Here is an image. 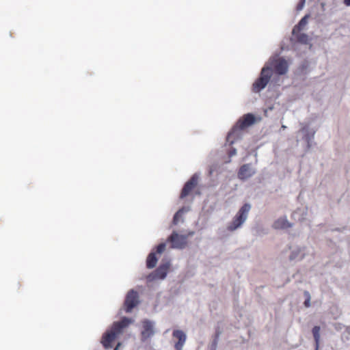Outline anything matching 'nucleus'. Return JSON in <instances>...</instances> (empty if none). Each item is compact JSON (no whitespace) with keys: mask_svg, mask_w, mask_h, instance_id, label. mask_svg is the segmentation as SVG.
Wrapping results in <instances>:
<instances>
[{"mask_svg":"<svg viewBox=\"0 0 350 350\" xmlns=\"http://www.w3.org/2000/svg\"><path fill=\"white\" fill-rule=\"evenodd\" d=\"M256 122L257 118L255 114L253 113H247L239 118L232 126L226 137V143L230 146L228 152L229 157H232L237 154V149L232 146L236 142L242 139V132L250 126L255 124Z\"/></svg>","mask_w":350,"mask_h":350,"instance_id":"obj_1","label":"nucleus"},{"mask_svg":"<svg viewBox=\"0 0 350 350\" xmlns=\"http://www.w3.org/2000/svg\"><path fill=\"white\" fill-rule=\"evenodd\" d=\"M273 63H266L261 69L258 77L252 84V91L255 93H260L269 83L273 75Z\"/></svg>","mask_w":350,"mask_h":350,"instance_id":"obj_2","label":"nucleus"},{"mask_svg":"<svg viewBox=\"0 0 350 350\" xmlns=\"http://www.w3.org/2000/svg\"><path fill=\"white\" fill-rule=\"evenodd\" d=\"M251 204L245 202L239 209L232 221L228 224L227 230L233 232L241 228L247 218L248 213L251 209Z\"/></svg>","mask_w":350,"mask_h":350,"instance_id":"obj_3","label":"nucleus"},{"mask_svg":"<svg viewBox=\"0 0 350 350\" xmlns=\"http://www.w3.org/2000/svg\"><path fill=\"white\" fill-rule=\"evenodd\" d=\"M200 178V173L196 172L185 183L180 190L179 199L183 200L190 195H192L197 187Z\"/></svg>","mask_w":350,"mask_h":350,"instance_id":"obj_4","label":"nucleus"},{"mask_svg":"<svg viewBox=\"0 0 350 350\" xmlns=\"http://www.w3.org/2000/svg\"><path fill=\"white\" fill-rule=\"evenodd\" d=\"M165 247L166 242H161L152 248L148 254L146 260V265L148 269H153L155 267L158 262L157 255L161 254L165 251Z\"/></svg>","mask_w":350,"mask_h":350,"instance_id":"obj_5","label":"nucleus"},{"mask_svg":"<svg viewBox=\"0 0 350 350\" xmlns=\"http://www.w3.org/2000/svg\"><path fill=\"white\" fill-rule=\"evenodd\" d=\"M170 265V262H163L162 260L159 266L146 276L147 282H152L157 280L165 279L167 276Z\"/></svg>","mask_w":350,"mask_h":350,"instance_id":"obj_6","label":"nucleus"},{"mask_svg":"<svg viewBox=\"0 0 350 350\" xmlns=\"http://www.w3.org/2000/svg\"><path fill=\"white\" fill-rule=\"evenodd\" d=\"M139 293L137 291L131 289L128 291L124 301V310L126 313L131 312L139 304Z\"/></svg>","mask_w":350,"mask_h":350,"instance_id":"obj_7","label":"nucleus"},{"mask_svg":"<svg viewBox=\"0 0 350 350\" xmlns=\"http://www.w3.org/2000/svg\"><path fill=\"white\" fill-rule=\"evenodd\" d=\"M299 132L303 135L302 139L306 144L305 152H307L312 146V140L314 137L315 131L311 129L308 124H306L299 129Z\"/></svg>","mask_w":350,"mask_h":350,"instance_id":"obj_8","label":"nucleus"},{"mask_svg":"<svg viewBox=\"0 0 350 350\" xmlns=\"http://www.w3.org/2000/svg\"><path fill=\"white\" fill-rule=\"evenodd\" d=\"M256 171L252 167V163H245L240 166L237 172V178L241 181H245L252 177Z\"/></svg>","mask_w":350,"mask_h":350,"instance_id":"obj_9","label":"nucleus"},{"mask_svg":"<svg viewBox=\"0 0 350 350\" xmlns=\"http://www.w3.org/2000/svg\"><path fill=\"white\" fill-rule=\"evenodd\" d=\"M120 333L112 328L107 330L103 335L101 343L105 349L112 347V342L116 339Z\"/></svg>","mask_w":350,"mask_h":350,"instance_id":"obj_10","label":"nucleus"},{"mask_svg":"<svg viewBox=\"0 0 350 350\" xmlns=\"http://www.w3.org/2000/svg\"><path fill=\"white\" fill-rule=\"evenodd\" d=\"M143 329L141 332V340L145 342L148 338L154 334V323L149 319H144L142 321Z\"/></svg>","mask_w":350,"mask_h":350,"instance_id":"obj_11","label":"nucleus"},{"mask_svg":"<svg viewBox=\"0 0 350 350\" xmlns=\"http://www.w3.org/2000/svg\"><path fill=\"white\" fill-rule=\"evenodd\" d=\"M289 42L292 46H295L296 44H308L309 41L311 40V38L309 37V36L306 33L301 31H297L296 35H292L291 37L288 38Z\"/></svg>","mask_w":350,"mask_h":350,"instance_id":"obj_12","label":"nucleus"},{"mask_svg":"<svg viewBox=\"0 0 350 350\" xmlns=\"http://www.w3.org/2000/svg\"><path fill=\"white\" fill-rule=\"evenodd\" d=\"M194 231H189L187 234H179L176 232V250L185 249L188 243L187 239L194 235Z\"/></svg>","mask_w":350,"mask_h":350,"instance_id":"obj_13","label":"nucleus"},{"mask_svg":"<svg viewBox=\"0 0 350 350\" xmlns=\"http://www.w3.org/2000/svg\"><path fill=\"white\" fill-rule=\"evenodd\" d=\"M133 319L128 317H122L120 321H115L112 324V328L121 334L123 330L133 323Z\"/></svg>","mask_w":350,"mask_h":350,"instance_id":"obj_14","label":"nucleus"},{"mask_svg":"<svg viewBox=\"0 0 350 350\" xmlns=\"http://www.w3.org/2000/svg\"><path fill=\"white\" fill-rule=\"evenodd\" d=\"M293 226V224L288 221L286 216L279 217L272 225V227L275 230H286Z\"/></svg>","mask_w":350,"mask_h":350,"instance_id":"obj_15","label":"nucleus"},{"mask_svg":"<svg viewBox=\"0 0 350 350\" xmlns=\"http://www.w3.org/2000/svg\"><path fill=\"white\" fill-rule=\"evenodd\" d=\"M304 250L305 247L297 246L296 247L293 248L288 256V260L290 261H293L295 260L299 261L302 260L306 256Z\"/></svg>","mask_w":350,"mask_h":350,"instance_id":"obj_16","label":"nucleus"},{"mask_svg":"<svg viewBox=\"0 0 350 350\" xmlns=\"http://www.w3.org/2000/svg\"><path fill=\"white\" fill-rule=\"evenodd\" d=\"M310 17V14H305L299 21V22L293 27L291 34L292 35H296L297 31H301L306 25L308 23V19Z\"/></svg>","mask_w":350,"mask_h":350,"instance_id":"obj_17","label":"nucleus"},{"mask_svg":"<svg viewBox=\"0 0 350 350\" xmlns=\"http://www.w3.org/2000/svg\"><path fill=\"white\" fill-rule=\"evenodd\" d=\"M307 215L308 207L305 206L304 208H297L295 211H293L291 217L295 219H297L299 222L303 223L306 220Z\"/></svg>","mask_w":350,"mask_h":350,"instance_id":"obj_18","label":"nucleus"},{"mask_svg":"<svg viewBox=\"0 0 350 350\" xmlns=\"http://www.w3.org/2000/svg\"><path fill=\"white\" fill-rule=\"evenodd\" d=\"M187 340L186 333L179 329H176V350H182Z\"/></svg>","mask_w":350,"mask_h":350,"instance_id":"obj_19","label":"nucleus"},{"mask_svg":"<svg viewBox=\"0 0 350 350\" xmlns=\"http://www.w3.org/2000/svg\"><path fill=\"white\" fill-rule=\"evenodd\" d=\"M222 334V329L219 325L215 327V333L213 336L211 343L210 344L208 349L209 350H217L219 338Z\"/></svg>","mask_w":350,"mask_h":350,"instance_id":"obj_20","label":"nucleus"},{"mask_svg":"<svg viewBox=\"0 0 350 350\" xmlns=\"http://www.w3.org/2000/svg\"><path fill=\"white\" fill-rule=\"evenodd\" d=\"M288 70V63L284 58H282L277 65V72L280 75H284Z\"/></svg>","mask_w":350,"mask_h":350,"instance_id":"obj_21","label":"nucleus"},{"mask_svg":"<svg viewBox=\"0 0 350 350\" xmlns=\"http://www.w3.org/2000/svg\"><path fill=\"white\" fill-rule=\"evenodd\" d=\"M312 334L314 338V343H320L321 341V326L320 325H314L312 328Z\"/></svg>","mask_w":350,"mask_h":350,"instance_id":"obj_22","label":"nucleus"},{"mask_svg":"<svg viewBox=\"0 0 350 350\" xmlns=\"http://www.w3.org/2000/svg\"><path fill=\"white\" fill-rule=\"evenodd\" d=\"M191 210L190 205H184L182 207H180L178 211H176V224H178L180 218L182 217V215L189 212Z\"/></svg>","mask_w":350,"mask_h":350,"instance_id":"obj_23","label":"nucleus"},{"mask_svg":"<svg viewBox=\"0 0 350 350\" xmlns=\"http://www.w3.org/2000/svg\"><path fill=\"white\" fill-rule=\"evenodd\" d=\"M304 297L305 300L303 303L305 308H309L311 306V295L308 291L305 290L304 291Z\"/></svg>","mask_w":350,"mask_h":350,"instance_id":"obj_24","label":"nucleus"},{"mask_svg":"<svg viewBox=\"0 0 350 350\" xmlns=\"http://www.w3.org/2000/svg\"><path fill=\"white\" fill-rule=\"evenodd\" d=\"M167 242L170 243V248L175 249V229L172 230L170 235L167 239Z\"/></svg>","mask_w":350,"mask_h":350,"instance_id":"obj_25","label":"nucleus"},{"mask_svg":"<svg viewBox=\"0 0 350 350\" xmlns=\"http://www.w3.org/2000/svg\"><path fill=\"white\" fill-rule=\"evenodd\" d=\"M310 66V63L308 60L305 59L304 60L301 64H300L299 68L301 72L306 71Z\"/></svg>","mask_w":350,"mask_h":350,"instance_id":"obj_26","label":"nucleus"},{"mask_svg":"<svg viewBox=\"0 0 350 350\" xmlns=\"http://www.w3.org/2000/svg\"><path fill=\"white\" fill-rule=\"evenodd\" d=\"M305 3H306V0H299L296 5V10L297 11L301 10L304 7Z\"/></svg>","mask_w":350,"mask_h":350,"instance_id":"obj_27","label":"nucleus"},{"mask_svg":"<svg viewBox=\"0 0 350 350\" xmlns=\"http://www.w3.org/2000/svg\"><path fill=\"white\" fill-rule=\"evenodd\" d=\"M334 329L339 332L341 331L343 328H345V325L341 323H336L334 325Z\"/></svg>","mask_w":350,"mask_h":350,"instance_id":"obj_28","label":"nucleus"},{"mask_svg":"<svg viewBox=\"0 0 350 350\" xmlns=\"http://www.w3.org/2000/svg\"><path fill=\"white\" fill-rule=\"evenodd\" d=\"M274 109V106L273 105H269L266 109L264 111V115L267 116V112L269 111H272Z\"/></svg>","mask_w":350,"mask_h":350,"instance_id":"obj_29","label":"nucleus"},{"mask_svg":"<svg viewBox=\"0 0 350 350\" xmlns=\"http://www.w3.org/2000/svg\"><path fill=\"white\" fill-rule=\"evenodd\" d=\"M281 48L282 50H289V46L287 45V46H285L284 44H282L281 45Z\"/></svg>","mask_w":350,"mask_h":350,"instance_id":"obj_30","label":"nucleus"},{"mask_svg":"<svg viewBox=\"0 0 350 350\" xmlns=\"http://www.w3.org/2000/svg\"><path fill=\"white\" fill-rule=\"evenodd\" d=\"M171 331H172V336L174 339V338H175V327H172Z\"/></svg>","mask_w":350,"mask_h":350,"instance_id":"obj_31","label":"nucleus"},{"mask_svg":"<svg viewBox=\"0 0 350 350\" xmlns=\"http://www.w3.org/2000/svg\"><path fill=\"white\" fill-rule=\"evenodd\" d=\"M343 3L346 6H350V0H343Z\"/></svg>","mask_w":350,"mask_h":350,"instance_id":"obj_32","label":"nucleus"},{"mask_svg":"<svg viewBox=\"0 0 350 350\" xmlns=\"http://www.w3.org/2000/svg\"><path fill=\"white\" fill-rule=\"evenodd\" d=\"M171 224H172V225H175V213L172 216V221H171Z\"/></svg>","mask_w":350,"mask_h":350,"instance_id":"obj_33","label":"nucleus"},{"mask_svg":"<svg viewBox=\"0 0 350 350\" xmlns=\"http://www.w3.org/2000/svg\"><path fill=\"white\" fill-rule=\"evenodd\" d=\"M345 332L350 335V326H345Z\"/></svg>","mask_w":350,"mask_h":350,"instance_id":"obj_34","label":"nucleus"},{"mask_svg":"<svg viewBox=\"0 0 350 350\" xmlns=\"http://www.w3.org/2000/svg\"><path fill=\"white\" fill-rule=\"evenodd\" d=\"M320 343H314V350H319Z\"/></svg>","mask_w":350,"mask_h":350,"instance_id":"obj_35","label":"nucleus"},{"mask_svg":"<svg viewBox=\"0 0 350 350\" xmlns=\"http://www.w3.org/2000/svg\"><path fill=\"white\" fill-rule=\"evenodd\" d=\"M194 193L195 195H200V191L198 189V190H194Z\"/></svg>","mask_w":350,"mask_h":350,"instance_id":"obj_36","label":"nucleus"},{"mask_svg":"<svg viewBox=\"0 0 350 350\" xmlns=\"http://www.w3.org/2000/svg\"><path fill=\"white\" fill-rule=\"evenodd\" d=\"M334 230L335 231H338V232H341L342 230L340 228H336L334 229Z\"/></svg>","mask_w":350,"mask_h":350,"instance_id":"obj_37","label":"nucleus"},{"mask_svg":"<svg viewBox=\"0 0 350 350\" xmlns=\"http://www.w3.org/2000/svg\"><path fill=\"white\" fill-rule=\"evenodd\" d=\"M308 44H309V49L310 50L312 47V44L310 43H309Z\"/></svg>","mask_w":350,"mask_h":350,"instance_id":"obj_38","label":"nucleus"},{"mask_svg":"<svg viewBox=\"0 0 350 350\" xmlns=\"http://www.w3.org/2000/svg\"><path fill=\"white\" fill-rule=\"evenodd\" d=\"M324 5H325V3H321V5H322V6H324Z\"/></svg>","mask_w":350,"mask_h":350,"instance_id":"obj_39","label":"nucleus"}]
</instances>
